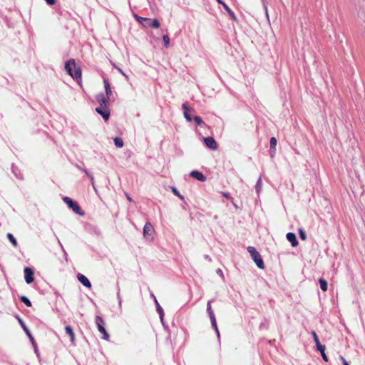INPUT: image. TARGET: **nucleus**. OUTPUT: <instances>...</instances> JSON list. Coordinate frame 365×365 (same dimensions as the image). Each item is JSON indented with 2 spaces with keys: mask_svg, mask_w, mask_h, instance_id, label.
Instances as JSON below:
<instances>
[{
  "mask_svg": "<svg viewBox=\"0 0 365 365\" xmlns=\"http://www.w3.org/2000/svg\"><path fill=\"white\" fill-rule=\"evenodd\" d=\"M65 70L73 78L81 80V67L76 65L74 59H69L66 62Z\"/></svg>",
  "mask_w": 365,
  "mask_h": 365,
  "instance_id": "nucleus-1",
  "label": "nucleus"
},
{
  "mask_svg": "<svg viewBox=\"0 0 365 365\" xmlns=\"http://www.w3.org/2000/svg\"><path fill=\"white\" fill-rule=\"evenodd\" d=\"M133 16L145 28L158 29L160 26V22L156 19L144 18L137 14H134Z\"/></svg>",
  "mask_w": 365,
  "mask_h": 365,
  "instance_id": "nucleus-2",
  "label": "nucleus"
},
{
  "mask_svg": "<svg viewBox=\"0 0 365 365\" xmlns=\"http://www.w3.org/2000/svg\"><path fill=\"white\" fill-rule=\"evenodd\" d=\"M247 250H248L249 253L250 254L252 259L256 263V265L260 269H264V262L261 257L259 252L258 251H257V250L254 247H251V246L247 247Z\"/></svg>",
  "mask_w": 365,
  "mask_h": 365,
  "instance_id": "nucleus-3",
  "label": "nucleus"
},
{
  "mask_svg": "<svg viewBox=\"0 0 365 365\" xmlns=\"http://www.w3.org/2000/svg\"><path fill=\"white\" fill-rule=\"evenodd\" d=\"M63 202L71 208L76 214L83 216L85 212L81 210L78 202L73 201L69 197H64Z\"/></svg>",
  "mask_w": 365,
  "mask_h": 365,
  "instance_id": "nucleus-4",
  "label": "nucleus"
},
{
  "mask_svg": "<svg viewBox=\"0 0 365 365\" xmlns=\"http://www.w3.org/2000/svg\"><path fill=\"white\" fill-rule=\"evenodd\" d=\"M95 322H96V324L98 331L103 335L101 338L104 340H108L110 338V336L104 327L105 322L103 319V318L101 317L100 316H96V319H95Z\"/></svg>",
  "mask_w": 365,
  "mask_h": 365,
  "instance_id": "nucleus-5",
  "label": "nucleus"
},
{
  "mask_svg": "<svg viewBox=\"0 0 365 365\" xmlns=\"http://www.w3.org/2000/svg\"><path fill=\"white\" fill-rule=\"evenodd\" d=\"M207 312L208 315L210 317V321H211V324H212V327L215 329L217 334L219 336L220 333H219V330L217 329L215 316L214 312H213V310L212 309V307H211V301H208L207 302Z\"/></svg>",
  "mask_w": 365,
  "mask_h": 365,
  "instance_id": "nucleus-6",
  "label": "nucleus"
},
{
  "mask_svg": "<svg viewBox=\"0 0 365 365\" xmlns=\"http://www.w3.org/2000/svg\"><path fill=\"white\" fill-rule=\"evenodd\" d=\"M17 319H18V321H19V324H21V327L23 328L24 331L26 333L28 336L29 337L30 341H31V343H32V344H33V346L34 347L35 352L38 354V351H37V349L36 347V344H35V342H34V337L32 336V335L30 333V331H29V329L27 328V327L24 323L23 320L21 318H19V317H17Z\"/></svg>",
  "mask_w": 365,
  "mask_h": 365,
  "instance_id": "nucleus-7",
  "label": "nucleus"
},
{
  "mask_svg": "<svg viewBox=\"0 0 365 365\" xmlns=\"http://www.w3.org/2000/svg\"><path fill=\"white\" fill-rule=\"evenodd\" d=\"M96 111L99 113L105 120H108L110 117V110L108 107L99 106L96 108Z\"/></svg>",
  "mask_w": 365,
  "mask_h": 365,
  "instance_id": "nucleus-8",
  "label": "nucleus"
},
{
  "mask_svg": "<svg viewBox=\"0 0 365 365\" xmlns=\"http://www.w3.org/2000/svg\"><path fill=\"white\" fill-rule=\"evenodd\" d=\"M204 143L207 148L212 150H215L217 149V143L212 137L205 138Z\"/></svg>",
  "mask_w": 365,
  "mask_h": 365,
  "instance_id": "nucleus-9",
  "label": "nucleus"
},
{
  "mask_svg": "<svg viewBox=\"0 0 365 365\" xmlns=\"http://www.w3.org/2000/svg\"><path fill=\"white\" fill-rule=\"evenodd\" d=\"M25 281L27 284L34 282V271L30 267H25L24 269Z\"/></svg>",
  "mask_w": 365,
  "mask_h": 365,
  "instance_id": "nucleus-10",
  "label": "nucleus"
},
{
  "mask_svg": "<svg viewBox=\"0 0 365 365\" xmlns=\"http://www.w3.org/2000/svg\"><path fill=\"white\" fill-rule=\"evenodd\" d=\"M155 230L150 222H146L143 227V235L145 237L148 238L152 237Z\"/></svg>",
  "mask_w": 365,
  "mask_h": 365,
  "instance_id": "nucleus-11",
  "label": "nucleus"
},
{
  "mask_svg": "<svg viewBox=\"0 0 365 365\" xmlns=\"http://www.w3.org/2000/svg\"><path fill=\"white\" fill-rule=\"evenodd\" d=\"M108 99V98L103 93H100L96 96V100L99 103V106L108 107L109 103Z\"/></svg>",
  "mask_w": 365,
  "mask_h": 365,
  "instance_id": "nucleus-12",
  "label": "nucleus"
},
{
  "mask_svg": "<svg viewBox=\"0 0 365 365\" xmlns=\"http://www.w3.org/2000/svg\"><path fill=\"white\" fill-rule=\"evenodd\" d=\"M77 278L78 279V281L83 284L84 285L85 287H88V288H90L91 287V283L90 282V281L88 280V279L84 276L83 274H81V273H78L77 274Z\"/></svg>",
  "mask_w": 365,
  "mask_h": 365,
  "instance_id": "nucleus-13",
  "label": "nucleus"
},
{
  "mask_svg": "<svg viewBox=\"0 0 365 365\" xmlns=\"http://www.w3.org/2000/svg\"><path fill=\"white\" fill-rule=\"evenodd\" d=\"M190 176L199 181L204 182L206 180L205 176L197 170H193L190 173Z\"/></svg>",
  "mask_w": 365,
  "mask_h": 365,
  "instance_id": "nucleus-14",
  "label": "nucleus"
},
{
  "mask_svg": "<svg viewBox=\"0 0 365 365\" xmlns=\"http://www.w3.org/2000/svg\"><path fill=\"white\" fill-rule=\"evenodd\" d=\"M287 239L289 242H291L293 247H297L298 245V241L296 238V235L294 233L289 232L287 234Z\"/></svg>",
  "mask_w": 365,
  "mask_h": 365,
  "instance_id": "nucleus-15",
  "label": "nucleus"
},
{
  "mask_svg": "<svg viewBox=\"0 0 365 365\" xmlns=\"http://www.w3.org/2000/svg\"><path fill=\"white\" fill-rule=\"evenodd\" d=\"M103 83H104V87H105V90H106V96L108 98H110V96H112V91H111L110 83L107 79H104Z\"/></svg>",
  "mask_w": 365,
  "mask_h": 365,
  "instance_id": "nucleus-16",
  "label": "nucleus"
},
{
  "mask_svg": "<svg viewBox=\"0 0 365 365\" xmlns=\"http://www.w3.org/2000/svg\"><path fill=\"white\" fill-rule=\"evenodd\" d=\"M66 333L70 336L71 341L74 343L75 341V334L72 329V328L69 326H66L65 327Z\"/></svg>",
  "mask_w": 365,
  "mask_h": 365,
  "instance_id": "nucleus-17",
  "label": "nucleus"
},
{
  "mask_svg": "<svg viewBox=\"0 0 365 365\" xmlns=\"http://www.w3.org/2000/svg\"><path fill=\"white\" fill-rule=\"evenodd\" d=\"M182 107V108L184 110V116H185V118H186V120L187 121H191L192 118L190 116V115L188 113V111L190 110V109L187 107L186 103H183Z\"/></svg>",
  "mask_w": 365,
  "mask_h": 365,
  "instance_id": "nucleus-18",
  "label": "nucleus"
},
{
  "mask_svg": "<svg viewBox=\"0 0 365 365\" xmlns=\"http://www.w3.org/2000/svg\"><path fill=\"white\" fill-rule=\"evenodd\" d=\"M152 297H153L154 299V301H155V305H156V308H157V312H158L160 317V319L161 320H163V309H162V307L160 306L157 299L155 298V297L152 294Z\"/></svg>",
  "mask_w": 365,
  "mask_h": 365,
  "instance_id": "nucleus-19",
  "label": "nucleus"
},
{
  "mask_svg": "<svg viewBox=\"0 0 365 365\" xmlns=\"http://www.w3.org/2000/svg\"><path fill=\"white\" fill-rule=\"evenodd\" d=\"M317 349L320 351L324 361L327 362L328 357L327 356V355L325 354V346L324 345L319 346V347H318Z\"/></svg>",
  "mask_w": 365,
  "mask_h": 365,
  "instance_id": "nucleus-20",
  "label": "nucleus"
},
{
  "mask_svg": "<svg viewBox=\"0 0 365 365\" xmlns=\"http://www.w3.org/2000/svg\"><path fill=\"white\" fill-rule=\"evenodd\" d=\"M319 282L320 287H321L322 290L324 291V292L327 291V289H328V283H327V282L325 279H324L322 278H320L319 279Z\"/></svg>",
  "mask_w": 365,
  "mask_h": 365,
  "instance_id": "nucleus-21",
  "label": "nucleus"
},
{
  "mask_svg": "<svg viewBox=\"0 0 365 365\" xmlns=\"http://www.w3.org/2000/svg\"><path fill=\"white\" fill-rule=\"evenodd\" d=\"M7 238L9 239V240L11 242V244L14 246V247H16L17 246V241L15 239V237H14V235L11 233H8L7 234Z\"/></svg>",
  "mask_w": 365,
  "mask_h": 365,
  "instance_id": "nucleus-22",
  "label": "nucleus"
},
{
  "mask_svg": "<svg viewBox=\"0 0 365 365\" xmlns=\"http://www.w3.org/2000/svg\"><path fill=\"white\" fill-rule=\"evenodd\" d=\"M114 143H115V145L118 148H122L123 146V141L120 138H115Z\"/></svg>",
  "mask_w": 365,
  "mask_h": 365,
  "instance_id": "nucleus-23",
  "label": "nucleus"
},
{
  "mask_svg": "<svg viewBox=\"0 0 365 365\" xmlns=\"http://www.w3.org/2000/svg\"><path fill=\"white\" fill-rule=\"evenodd\" d=\"M312 334L314 340V341L316 343L317 348L319 347V346H322V344H321V343L319 341V337H318L316 331H313Z\"/></svg>",
  "mask_w": 365,
  "mask_h": 365,
  "instance_id": "nucleus-24",
  "label": "nucleus"
},
{
  "mask_svg": "<svg viewBox=\"0 0 365 365\" xmlns=\"http://www.w3.org/2000/svg\"><path fill=\"white\" fill-rule=\"evenodd\" d=\"M217 1L221 4L224 9L231 15V16H234V13L232 12V11L230 9V7L226 4H225L224 2H222L221 0H217Z\"/></svg>",
  "mask_w": 365,
  "mask_h": 365,
  "instance_id": "nucleus-25",
  "label": "nucleus"
},
{
  "mask_svg": "<svg viewBox=\"0 0 365 365\" xmlns=\"http://www.w3.org/2000/svg\"><path fill=\"white\" fill-rule=\"evenodd\" d=\"M194 120V121L195 122V123L197 125H205V123L204 121L201 119V118L198 115H195L192 118Z\"/></svg>",
  "mask_w": 365,
  "mask_h": 365,
  "instance_id": "nucleus-26",
  "label": "nucleus"
},
{
  "mask_svg": "<svg viewBox=\"0 0 365 365\" xmlns=\"http://www.w3.org/2000/svg\"><path fill=\"white\" fill-rule=\"evenodd\" d=\"M20 300L24 303L27 307H31V302L30 300L25 296L20 297Z\"/></svg>",
  "mask_w": 365,
  "mask_h": 365,
  "instance_id": "nucleus-27",
  "label": "nucleus"
},
{
  "mask_svg": "<svg viewBox=\"0 0 365 365\" xmlns=\"http://www.w3.org/2000/svg\"><path fill=\"white\" fill-rule=\"evenodd\" d=\"M163 40L164 42V45L166 48L170 46V38L168 35H164L163 36Z\"/></svg>",
  "mask_w": 365,
  "mask_h": 365,
  "instance_id": "nucleus-28",
  "label": "nucleus"
},
{
  "mask_svg": "<svg viewBox=\"0 0 365 365\" xmlns=\"http://www.w3.org/2000/svg\"><path fill=\"white\" fill-rule=\"evenodd\" d=\"M277 141L276 138H274V137H272V138H270V148H271L272 149L275 150V148H276V145H277Z\"/></svg>",
  "mask_w": 365,
  "mask_h": 365,
  "instance_id": "nucleus-29",
  "label": "nucleus"
},
{
  "mask_svg": "<svg viewBox=\"0 0 365 365\" xmlns=\"http://www.w3.org/2000/svg\"><path fill=\"white\" fill-rule=\"evenodd\" d=\"M299 235L300 238L302 240H305L307 239L306 232L303 230H302V229L299 230Z\"/></svg>",
  "mask_w": 365,
  "mask_h": 365,
  "instance_id": "nucleus-30",
  "label": "nucleus"
},
{
  "mask_svg": "<svg viewBox=\"0 0 365 365\" xmlns=\"http://www.w3.org/2000/svg\"><path fill=\"white\" fill-rule=\"evenodd\" d=\"M173 192L178 197H179L180 199L183 200V196L180 194V192L178 191V190L175 187H172Z\"/></svg>",
  "mask_w": 365,
  "mask_h": 365,
  "instance_id": "nucleus-31",
  "label": "nucleus"
},
{
  "mask_svg": "<svg viewBox=\"0 0 365 365\" xmlns=\"http://www.w3.org/2000/svg\"><path fill=\"white\" fill-rule=\"evenodd\" d=\"M339 359L342 361L343 365H349V364L344 356H341Z\"/></svg>",
  "mask_w": 365,
  "mask_h": 365,
  "instance_id": "nucleus-32",
  "label": "nucleus"
},
{
  "mask_svg": "<svg viewBox=\"0 0 365 365\" xmlns=\"http://www.w3.org/2000/svg\"><path fill=\"white\" fill-rule=\"evenodd\" d=\"M222 196H224L227 199H230L231 198V197H230V194L228 192H222Z\"/></svg>",
  "mask_w": 365,
  "mask_h": 365,
  "instance_id": "nucleus-33",
  "label": "nucleus"
},
{
  "mask_svg": "<svg viewBox=\"0 0 365 365\" xmlns=\"http://www.w3.org/2000/svg\"><path fill=\"white\" fill-rule=\"evenodd\" d=\"M89 178L91 179V181L93 188H95V181H94V178H93V175H89Z\"/></svg>",
  "mask_w": 365,
  "mask_h": 365,
  "instance_id": "nucleus-34",
  "label": "nucleus"
},
{
  "mask_svg": "<svg viewBox=\"0 0 365 365\" xmlns=\"http://www.w3.org/2000/svg\"><path fill=\"white\" fill-rule=\"evenodd\" d=\"M56 3V0H47V4L50 5H53Z\"/></svg>",
  "mask_w": 365,
  "mask_h": 365,
  "instance_id": "nucleus-35",
  "label": "nucleus"
},
{
  "mask_svg": "<svg viewBox=\"0 0 365 365\" xmlns=\"http://www.w3.org/2000/svg\"><path fill=\"white\" fill-rule=\"evenodd\" d=\"M125 195H126V197H127L128 200L130 202H133V200H132V198L129 196V195H128V194H125Z\"/></svg>",
  "mask_w": 365,
  "mask_h": 365,
  "instance_id": "nucleus-36",
  "label": "nucleus"
},
{
  "mask_svg": "<svg viewBox=\"0 0 365 365\" xmlns=\"http://www.w3.org/2000/svg\"><path fill=\"white\" fill-rule=\"evenodd\" d=\"M83 172L89 177V173H88V171L86 170H83Z\"/></svg>",
  "mask_w": 365,
  "mask_h": 365,
  "instance_id": "nucleus-37",
  "label": "nucleus"
},
{
  "mask_svg": "<svg viewBox=\"0 0 365 365\" xmlns=\"http://www.w3.org/2000/svg\"><path fill=\"white\" fill-rule=\"evenodd\" d=\"M18 178H22V175H20L19 176H18Z\"/></svg>",
  "mask_w": 365,
  "mask_h": 365,
  "instance_id": "nucleus-38",
  "label": "nucleus"
}]
</instances>
